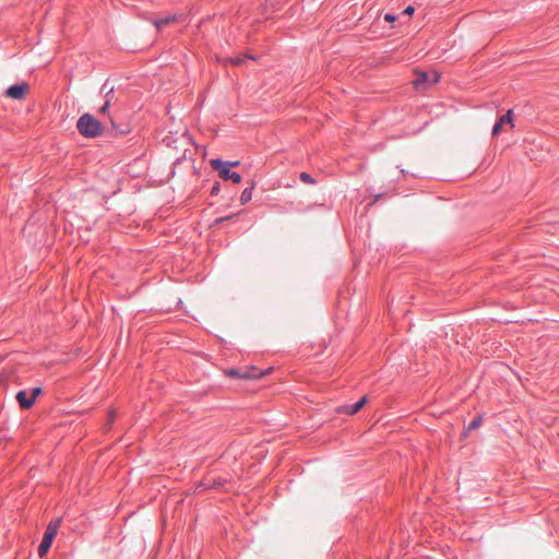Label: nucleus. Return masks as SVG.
Returning a JSON list of instances; mask_svg holds the SVG:
<instances>
[{"instance_id": "nucleus-9", "label": "nucleus", "mask_w": 559, "mask_h": 559, "mask_svg": "<svg viewBox=\"0 0 559 559\" xmlns=\"http://www.w3.org/2000/svg\"><path fill=\"white\" fill-rule=\"evenodd\" d=\"M156 31H162L166 25L175 21V15H168L163 19H146Z\"/></svg>"}, {"instance_id": "nucleus-4", "label": "nucleus", "mask_w": 559, "mask_h": 559, "mask_svg": "<svg viewBox=\"0 0 559 559\" xmlns=\"http://www.w3.org/2000/svg\"><path fill=\"white\" fill-rule=\"evenodd\" d=\"M28 88V84L23 82L21 84L10 86L5 94L12 99H23L26 96Z\"/></svg>"}, {"instance_id": "nucleus-6", "label": "nucleus", "mask_w": 559, "mask_h": 559, "mask_svg": "<svg viewBox=\"0 0 559 559\" xmlns=\"http://www.w3.org/2000/svg\"><path fill=\"white\" fill-rule=\"evenodd\" d=\"M512 115H513L512 109H509L504 115H502L498 119V121L492 127V131H491L492 135L499 134V132L501 131V129L504 124H507V123L512 124Z\"/></svg>"}, {"instance_id": "nucleus-20", "label": "nucleus", "mask_w": 559, "mask_h": 559, "mask_svg": "<svg viewBox=\"0 0 559 559\" xmlns=\"http://www.w3.org/2000/svg\"><path fill=\"white\" fill-rule=\"evenodd\" d=\"M109 107V100H107L99 109L100 112H105Z\"/></svg>"}, {"instance_id": "nucleus-3", "label": "nucleus", "mask_w": 559, "mask_h": 559, "mask_svg": "<svg viewBox=\"0 0 559 559\" xmlns=\"http://www.w3.org/2000/svg\"><path fill=\"white\" fill-rule=\"evenodd\" d=\"M60 523H61V520L60 519H57L55 521H51L47 528H46V532L44 534V537H43V540L38 547V555L39 557H44L47 551L49 550L51 544H52V540L59 530V526H60Z\"/></svg>"}, {"instance_id": "nucleus-2", "label": "nucleus", "mask_w": 559, "mask_h": 559, "mask_svg": "<svg viewBox=\"0 0 559 559\" xmlns=\"http://www.w3.org/2000/svg\"><path fill=\"white\" fill-rule=\"evenodd\" d=\"M211 167L217 171L218 176L223 180H231L234 183L241 182V176L233 171L230 167L238 166L239 162H224L219 158H214L210 160Z\"/></svg>"}, {"instance_id": "nucleus-16", "label": "nucleus", "mask_w": 559, "mask_h": 559, "mask_svg": "<svg viewBox=\"0 0 559 559\" xmlns=\"http://www.w3.org/2000/svg\"><path fill=\"white\" fill-rule=\"evenodd\" d=\"M396 20V16L393 13H385L384 21L389 23H393Z\"/></svg>"}, {"instance_id": "nucleus-11", "label": "nucleus", "mask_w": 559, "mask_h": 559, "mask_svg": "<svg viewBox=\"0 0 559 559\" xmlns=\"http://www.w3.org/2000/svg\"><path fill=\"white\" fill-rule=\"evenodd\" d=\"M247 59L253 60L254 57L252 55H243V56H240V57L227 58L226 62H229V63H231L234 66H241Z\"/></svg>"}, {"instance_id": "nucleus-8", "label": "nucleus", "mask_w": 559, "mask_h": 559, "mask_svg": "<svg viewBox=\"0 0 559 559\" xmlns=\"http://www.w3.org/2000/svg\"><path fill=\"white\" fill-rule=\"evenodd\" d=\"M16 400L22 408H31L34 404V397H31L26 391H20L16 394Z\"/></svg>"}, {"instance_id": "nucleus-12", "label": "nucleus", "mask_w": 559, "mask_h": 559, "mask_svg": "<svg viewBox=\"0 0 559 559\" xmlns=\"http://www.w3.org/2000/svg\"><path fill=\"white\" fill-rule=\"evenodd\" d=\"M253 188H254V186L252 185L251 187L246 188L241 192V195H240V203L241 204H246V203H248L252 199V190H253Z\"/></svg>"}, {"instance_id": "nucleus-15", "label": "nucleus", "mask_w": 559, "mask_h": 559, "mask_svg": "<svg viewBox=\"0 0 559 559\" xmlns=\"http://www.w3.org/2000/svg\"><path fill=\"white\" fill-rule=\"evenodd\" d=\"M219 190H221V185H219V182H215V183L213 185V187L211 188V194H212V195H216V194H218Z\"/></svg>"}, {"instance_id": "nucleus-13", "label": "nucleus", "mask_w": 559, "mask_h": 559, "mask_svg": "<svg viewBox=\"0 0 559 559\" xmlns=\"http://www.w3.org/2000/svg\"><path fill=\"white\" fill-rule=\"evenodd\" d=\"M299 179L307 185H314L316 180L312 178V176L306 171L300 173Z\"/></svg>"}, {"instance_id": "nucleus-10", "label": "nucleus", "mask_w": 559, "mask_h": 559, "mask_svg": "<svg viewBox=\"0 0 559 559\" xmlns=\"http://www.w3.org/2000/svg\"><path fill=\"white\" fill-rule=\"evenodd\" d=\"M439 81V74L433 73L432 78L427 72H420L415 80V85L419 86L424 83L435 84Z\"/></svg>"}, {"instance_id": "nucleus-14", "label": "nucleus", "mask_w": 559, "mask_h": 559, "mask_svg": "<svg viewBox=\"0 0 559 559\" xmlns=\"http://www.w3.org/2000/svg\"><path fill=\"white\" fill-rule=\"evenodd\" d=\"M483 423V417L481 416H476L475 418H473V420L468 424L467 426V431H471V430H474V429H477Z\"/></svg>"}, {"instance_id": "nucleus-17", "label": "nucleus", "mask_w": 559, "mask_h": 559, "mask_svg": "<svg viewBox=\"0 0 559 559\" xmlns=\"http://www.w3.org/2000/svg\"><path fill=\"white\" fill-rule=\"evenodd\" d=\"M41 393V389L40 388H34L31 392V397H34V401L36 400V397Z\"/></svg>"}, {"instance_id": "nucleus-19", "label": "nucleus", "mask_w": 559, "mask_h": 559, "mask_svg": "<svg viewBox=\"0 0 559 559\" xmlns=\"http://www.w3.org/2000/svg\"><path fill=\"white\" fill-rule=\"evenodd\" d=\"M415 11V9L412 7V5H408L405 10H404V13L405 14H413Z\"/></svg>"}, {"instance_id": "nucleus-5", "label": "nucleus", "mask_w": 559, "mask_h": 559, "mask_svg": "<svg viewBox=\"0 0 559 559\" xmlns=\"http://www.w3.org/2000/svg\"><path fill=\"white\" fill-rule=\"evenodd\" d=\"M257 369L253 367L252 372H241L239 369L231 368L228 370V374L233 378H241V379H251V378H260L261 376H264L270 372V369L265 370L264 372H260L259 374L255 373Z\"/></svg>"}, {"instance_id": "nucleus-7", "label": "nucleus", "mask_w": 559, "mask_h": 559, "mask_svg": "<svg viewBox=\"0 0 559 559\" xmlns=\"http://www.w3.org/2000/svg\"><path fill=\"white\" fill-rule=\"evenodd\" d=\"M366 403L367 396H362L355 404L343 406L341 412L346 413L348 415H355L366 405Z\"/></svg>"}, {"instance_id": "nucleus-18", "label": "nucleus", "mask_w": 559, "mask_h": 559, "mask_svg": "<svg viewBox=\"0 0 559 559\" xmlns=\"http://www.w3.org/2000/svg\"><path fill=\"white\" fill-rule=\"evenodd\" d=\"M233 218V215H228V216H223V217H218L215 219V224L218 225V224H222L224 223L225 221H228V219H231Z\"/></svg>"}, {"instance_id": "nucleus-1", "label": "nucleus", "mask_w": 559, "mask_h": 559, "mask_svg": "<svg viewBox=\"0 0 559 559\" xmlns=\"http://www.w3.org/2000/svg\"><path fill=\"white\" fill-rule=\"evenodd\" d=\"M79 132L85 138H95L102 134V123L92 115L84 114L76 122Z\"/></svg>"}]
</instances>
